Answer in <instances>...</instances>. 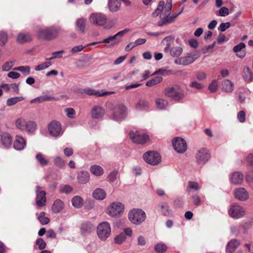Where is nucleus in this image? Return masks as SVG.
Here are the masks:
<instances>
[{"label": "nucleus", "instance_id": "nucleus-16", "mask_svg": "<svg viewBox=\"0 0 253 253\" xmlns=\"http://www.w3.org/2000/svg\"><path fill=\"white\" fill-rule=\"evenodd\" d=\"M35 191L36 193V204L38 207L44 206L46 202V193L44 191L42 190L39 186L36 187Z\"/></svg>", "mask_w": 253, "mask_h": 253}, {"label": "nucleus", "instance_id": "nucleus-50", "mask_svg": "<svg viewBox=\"0 0 253 253\" xmlns=\"http://www.w3.org/2000/svg\"><path fill=\"white\" fill-rule=\"evenodd\" d=\"M154 249L157 253H162L167 251V247L164 244L159 243L155 246Z\"/></svg>", "mask_w": 253, "mask_h": 253}, {"label": "nucleus", "instance_id": "nucleus-57", "mask_svg": "<svg viewBox=\"0 0 253 253\" xmlns=\"http://www.w3.org/2000/svg\"><path fill=\"white\" fill-rule=\"evenodd\" d=\"M67 116L71 119L74 118L75 117V110L72 108H66L65 110Z\"/></svg>", "mask_w": 253, "mask_h": 253}, {"label": "nucleus", "instance_id": "nucleus-14", "mask_svg": "<svg viewBox=\"0 0 253 253\" xmlns=\"http://www.w3.org/2000/svg\"><path fill=\"white\" fill-rule=\"evenodd\" d=\"M195 158L198 164L203 165L209 160L210 154L206 149L202 148L197 151Z\"/></svg>", "mask_w": 253, "mask_h": 253}, {"label": "nucleus", "instance_id": "nucleus-15", "mask_svg": "<svg viewBox=\"0 0 253 253\" xmlns=\"http://www.w3.org/2000/svg\"><path fill=\"white\" fill-rule=\"evenodd\" d=\"M48 129L49 134L54 137L61 136L62 134L61 124L56 121H51L48 124Z\"/></svg>", "mask_w": 253, "mask_h": 253}, {"label": "nucleus", "instance_id": "nucleus-7", "mask_svg": "<svg viewBox=\"0 0 253 253\" xmlns=\"http://www.w3.org/2000/svg\"><path fill=\"white\" fill-rule=\"evenodd\" d=\"M228 213L231 217L237 219L244 216L246 214V211L243 206L237 203H234L230 205Z\"/></svg>", "mask_w": 253, "mask_h": 253}, {"label": "nucleus", "instance_id": "nucleus-45", "mask_svg": "<svg viewBox=\"0 0 253 253\" xmlns=\"http://www.w3.org/2000/svg\"><path fill=\"white\" fill-rule=\"evenodd\" d=\"M182 51L183 49L181 47L175 46L171 48L170 53L172 56L177 57L181 54Z\"/></svg>", "mask_w": 253, "mask_h": 253}, {"label": "nucleus", "instance_id": "nucleus-29", "mask_svg": "<svg viewBox=\"0 0 253 253\" xmlns=\"http://www.w3.org/2000/svg\"><path fill=\"white\" fill-rule=\"evenodd\" d=\"M106 193L102 188L95 189L92 192V196L97 200H102L106 197Z\"/></svg>", "mask_w": 253, "mask_h": 253}, {"label": "nucleus", "instance_id": "nucleus-3", "mask_svg": "<svg viewBox=\"0 0 253 253\" xmlns=\"http://www.w3.org/2000/svg\"><path fill=\"white\" fill-rule=\"evenodd\" d=\"M128 219L135 225H140L146 218V214L144 211L140 209H133L128 213Z\"/></svg>", "mask_w": 253, "mask_h": 253}, {"label": "nucleus", "instance_id": "nucleus-44", "mask_svg": "<svg viewBox=\"0 0 253 253\" xmlns=\"http://www.w3.org/2000/svg\"><path fill=\"white\" fill-rule=\"evenodd\" d=\"M168 101L164 99L159 98L156 101L157 107L161 110L165 109L168 106Z\"/></svg>", "mask_w": 253, "mask_h": 253}, {"label": "nucleus", "instance_id": "nucleus-36", "mask_svg": "<svg viewBox=\"0 0 253 253\" xmlns=\"http://www.w3.org/2000/svg\"><path fill=\"white\" fill-rule=\"evenodd\" d=\"M90 171L93 175L96 176H101L104 173L103 168L101 166L96 165L91 166Z\"/></svg>", "mask_w": 253, "mask_h": 253}, {"label": "nucleus", "instance_id": "nucleus-30", "mask_svg": "<svg viewBox=\"0 0 253 253\" xmlns=\"http://www.w3.org/2000/svg\"><path fill=\"white\" fill-rule=\"evenodd\" d=\"M245 44L243 42H241L238 45H236L233 48V51L237 53L236 55L238 57L243 58L246 55V52L243 51L242 49L245 47Z\"/></svg>", "mask_w": 253, "mask_h": 253}, {"label": "nucleus", "instance_id": "nucleus-8", "mask_svg": "<svg viewBox=\"0 0 253 253\" xmlns=\"http://www.w3.org/2000/svg\"><path fill=\"white\" fill-rule=\"evenodd\" d=\"M124 211V205L120 202H114L108 207L106 213L111 217H116L122 213Z\"/></svg>", "mask_w": 253, "mask_h": 253}, {"label": "nucleus", "instance_id": "nucleus-56", "mask_svg": "<svg viewBox=\"0 0 253 253\" xmlns=\"http://www.w3.org/2000/svg\"><path fill=\"white\" fill-rule=\"evenodd\" d=\"M37 245L39 246V249L40 250H43L45 248L46 244L44 240L42 238H38L36 242Z\"/></svg>", "mask_w": 253, "mask_h": 253}, {"label": "nucleus", "instance_id": "nucleus-58", "mask_svg": "<svg viewBox=\"0 0 253 253\" xmlns=\"http://www.w3.org/2000/svg\"><path fill=\"white\" fill-rule=\"evenodd\" d=\"M229 14V10L226 7H222L218 11V13L217 14L219 16L224 17L227 16Z\"/></svg>", "mask_w": 253, "mask_h": 253}, {"label": "nucleus", "instance_id": "nucleus-53", "mask_svg": "<svg viewBox=\"0 0 253 253\" xmlns=\"http://www.w3.org/2000/svg\"><path fill=\"white\" fill-rule=\"evenodd\" d=\"M7 41V34L4 32H0V45H4Z\"/></svg>", "mask_w": 253, "mask_h": 253}, {"label": "nucleus", "instance_id": "nucleus-5", "mask_svg": "<svg viewBox=\"0 0 253 253\" xmlns=\"http://www.w3.org/2000/svg\"><path fill=\"white\" fill-rule=\"evenodd\" d=\"M111 231L110 225L107 221L100 223L96 228L97 236L102 241H105L109 237Z\"/></svg>", "mask_w": 253, "mask_h": 253}, {"label": "nucleus", "instance_id": "nucleus-18", "mask_svg": "<svg viewBox=\"0 0 253 253\" xmlns=\"http://www.w3.org/2000/svg\"><path fill=\"white\" fill-rule=\"evenodd\" d=\"M234 194L235 198L241 201H247L249 198V193L244 188H236Z\"/></svg>", "mask_w": 253, "mask_h": 253}, {"label": "nucleus", "instance_id": "nucleus-62", "mask_svg": "<svg viewBox=\"0 0 253 253\" xmlns=\"http://www.w3.org/2000/svg\"><path fill=\"white\" fill-rule=\"evenodd\" d=\"M217 88V81L216 80H213L209 86V89L211 92H214L216 91Z\"/></svg>", "mask_w": 253, "mask_h": 253}, {"label": "nucleus", "instance_id": "nucleus-23", "mask_svg": "<svg viewBox=\"0 0 253 253\" xmlns=\"http://www.w3.org/2000/svg\"><path fill=\"white\" fill-rule=\"evenodd\" d=\"M159 212L164 216L169 215L171 212V210L169 204L166 202H161L158 205Z\"/></svg>", "mask_w": 253, "mask_h": 253}, {"label": "nucleus", "instance_id": "nucleus-2", "mask_svg": "<svg viewBox=\"0 0 253 253\" xmlns=\"http://www.w3.org/2000/svg\"><path fill=\"white\" fill-rule=\"evenodd\" d=\"M60 31L59 27H47L41 28L38 32V36L45 40H51L56 38Z\"/></svg>", "mask_w": 253, "mask_h": 253}, {"label": "nucleus", "instance_id": "nucleus-20", "mask_svg": "<svg viewBox=\"0 0 253 253\" xmlns=\"http://www.w3.org/2000/svg\"><path fill=\"white\" fill-rule=\"evenodd\" d=\"M243 178L244 175L241 172L236 171L232 174L230 181L234 185H239L242 184Z\"/></svg>", "mask_w": 253, "mask_h": 253}, {"label": "nucleus", "instance_id": "nucleus-42", "mask_svg": "<svg viewBox=\"0 0 253 253\" xmlns=\"http://www.w3.org/2000/svg\"><path fill=\"white\" fill-rule=\"evenodd\" d=\"M36 159L42 166H46L48 164V161L42 153H39L37 154L36 156Z\"/></svg>", "mask_w": 253, "mask_h": 253}, {"label": "nucleus", "instance_id": "nucleus-12", "mask_svg": "<svg viewBox=\"0 0 253 253\" xmlns=\"http://www.w3.org/2000/svg\"><path fill=\"white\" fill-rule=\"evenodd\" d=\"M80 234L82 236L86 237L90 235L95 231V226L91 221H83L80 226Z\"/></svg>", "mask_w": 253, "mask_h": 253}, {"label": "nucleus", "instance_id": "nucleus-38", "mask_svg": "<svg viewBox=\"0 0 253 253\" xmlns=\"http://www.w3.org/2000/svg\"><path fill=\"white\" fill-rule=\"evenodd\" d=\"M198 57L199 56L196 54L182 57L183 65H187L191 64L197 59Z\"/></svg>", "mask_w": 253, "mask_h": 253}, {"label": "nucleus", "instance_id": "nucleus-4", "mask_svg": "<svg viewBox=\"0 0 253 253\" xmlns=\"http://www.w3.org/2000/svg\"><path fill=\"white\" fill-rule=\"evenodd\" d=\"M107 16L105 14L100 13H94L91 14L89 21L91 23L96 26H104L105 29H110L113 27L112 24L105 25L107 21Z\"/></svg>", "mask_w": 253, "mask_h": 253}, {"label": "nucleus", "instance_id": "nucleus-21", "mask_svg": "<svg viewBox=\"0 0 253 253\" xmlns=\"http://www.w3.org/2000/svg\"><path fill=\"white\" fill-rule=\"evenodd\" d=\"M0 142L5 148H8L11 145L12 137L7 133H3L0 136Z\"/></svg>", "mask_w": 253, "mask_h": 253}, {"label": "nucleus", "instance_id": "nucleus-43", "mask_svg": "<svg viewBox=\"0 0 253 253\" xmlns=\"http://www.w3.org/2000/svg\"><path fill=\"white\" fill-rule=\"evenodd\" d=\"M163 80V79L161 76H157L147 81L146 83V85L147 86H152L161 83Z\"/></svg>", "mask_w": 253, "mask_h": 253}, {"label": "nucleus", "instance_id": "nucleus-47", "mask_svg": "<svg viewBox=\"0 0 253 253\" xmlns=\"http://www.w3.org/2000/svg\"><path fill=\"white\" fill-rule=\"evenodd\" d=\"M45 212L42 211L38 216V219L42 225L47 224L50 221L49 218L47 217H45Z\"/></svg>", "mask_w": 253, "mask_h": 253}, {"label": "nucleus", "instance_id": "nucleus-9", "mask_svg": "<svg viewBox=\"0 0 253 253\" xmlns=\"http://www.w3.org/2000/svg\"><path fill=\"white\" fill-rule=\"evenodd\" d=\"M144 160L151 165H157L161 161L160 154L154 151H148L143 155Z\"/></svg>", "mask_w": 253, "mask_h": 253}, {"label": "nucleus", "instance_id": "nucleus-63", "mask_svg": "<svg viewBox=\"0 0 253 253\" xmlns=\"http://www.w3.org/2000/svg\"><path fill=\"white\" fill-rule=\"evenodd\" d=\"M246 161L248 165L253 169V153L248 154L246 158Z\"/></svg>", "mask_w": 253, "mask_h": 253}, {"label": "nucleus", "instance_id": "nucleus-39", "mask_svg": "<svg viewBox=\"0 0 253 253\" xmlns=\"http://www.w3.org/2000/svg\"><path fill=\"white\" fill-rule=\"evenodd\" d=\"M27 122V121L23 118H18L15 122L16 127L21 131H25V127Z\"/></svg>", "mask_w": 253, "mask_h": 253}, {"label": "nucleus", "instance_id": "nucleus-37", "mask_svg": "<svg viewBox=\"0 0 253 253\" xmlns=\"http://www.w3.org/2000/svg\"><path fill=\"white\" fill-rule=\"evenodd\" d=\"M72 203L75 208L79 209L83 206L84 200L80 196H76L72 198Z\"/></svg>", "mask_w": 253, "mask_h": 253}, {"label": "nucleus", "instance_id": "nucleus-48", "mask_svg": "<svg viewBox=\"0 0 253 253\" xmlns=\"http://www.w3.org/2000/svg\"><path fill=\"white\" fill-rule=\"evenodd\" d=\"M13 70L20 71L25 76L28 75L30 73V67L28 66H22L15 67L13 69Z\"/></svg>", "mask_w": 253, "mask_h": 253}, {"label": "nucleus", "instance_id": "nucleus-52", "mask_svg": "<svg viewBox=\"0 0 253 253\" xmlns=\"http://www.w3.org/2000/svg\"><path fill=\"white\" fill-rule=\"evenodd\" d=\"M118 177V171L117 170H113L111 171L108 175V180L110 182L115 181Z\"/></svg>", "mask_w": 253, "mask_h": 253}, {"label": "nucleus", "instance_id": "nucleus-49", "mask_svg": "<svg viewBox=\"0 0 253 253\" xmlns=\"http://www.w3.org/2000/svg\"><path fill=\"white\" fill-rule=\"evenodd\" d=\"M73 191V188L68 184L62 185L60 186V192L68 194Z\"/></svg>", "mask_w": 253, "mask_h": 253}, {"label": "nucleus", "instance_id": "nucleus-41", "mask_svg": "<svg viewBox=\"0 0 253 253\" xmlns=\"http://www.w3.org/2000/svg\"><path fill=\"white\" fill-rule=\"evenodd\" d=\"M24 100V97L23 96H17L8 98L6 101V104L8 106H11L18 102Z\"/></svg>", "mask_w": 253, "mask_h": 253}, {"label": "nucleus", "instance_id": "nucleus-6", "mask_svg": "<svg viewBox=\"0 0 253 253\" xmlns=\"http://www.w3.org/2000/svg\"><path fill=\"white\" fill-rule=\"evenodd\" d=\"M171 8V5L168 6V9L166 10L167 11L166 15H164L163 14H161L160 16L161 21H160L158 23V25L159 26H163L172 23L174 21L175 18L177 17L183 10V8H182L180 11L175 13L174 14L170 16Z\"/></svg>", "mask_w": 253, "mask_h": 253}, {"label": "nucleus", "instance_id": "nucleus-33", "mask_svg": "<svg viewBox=\"0 0 253 253\" xmlns=\"http://www.w3.org/2000/svg\"><path fill=\"white\" fill-rule=\"evenodd\" d=\"M37 124L34 121H27L25 127V131L29 134H33L37 129Z\"/></svg>", "mask_w": 253, "mask_h": 253}, {"label": "nucleus", "instance_id": "nucleus-13", "mask_svg": "<svg viewBox=\"0 0 253 253\" xmlns=\"http://www.w3.org/2000/svg\"><path fill=\"white\" fill-rule=\"evenodd\" d=\"M172 143L174 150L178 153H183L186 151L187 146L183 138L179 137H175L173 139Z\"/></svg>", "mask_w": 253, "mask_h": 253}, {"label": "nucleus", "instance_id": "nucleus-10", "mask_svg": "<svg viewBox=\"0 0 253 253\" xmlns=\"http://www.w3.org/2000/svg\"><path fill=\"white\" fill-rule=\"evenodd\" d=\"M131 140L135 143L143 144L147 142L149 137L148 135L138 130H132L129 132Z\"/></svg>", "mask_w": 253, "mask_h": 253}, {"label": "nucleus", "instance_id": "nucleus-61", "mask_svg": "<svg viewBox=\"0 0 253 253\" xmlns=\"http://www.w3.org/2000/svg\"><path fill=\"white\" fill-rule=\"evenodd\" d=\"M188 189H194L196 191H197L200 189V187L197 182L194 181H189L188 182L187 190H188Z\"/></svg>", "mask_w": 253, "mask_h": 253}, {"label": "nucleus", "instance_id": "nucleus-60", "mask_svg": "<svg viewBox=\"0 0 253 253\" xmlns=\"http://www.w3.org/2000/svg\"><path fill=\"white\" fill-rule=\"evenodd\" d=\"M13 66V62L12 61L6 62L2 67V69L4 71H9Z\"/></svg>", "mask_w": 253, "mask_h": 253}, {"label": "nucleus", "instance_id": "nucleus-17", "mask_svg": "<svg viewBox=\"0 0 253 253\" xmlns=\"http://www.w3.org/2000/svg\"><path fill=\"white\" fill-rule=\"evenodd\" d=\"M80 93H85L89 95H95L96 96H104L114 93L113 91H96L90 88H86L80 89Z\"/></svg>", "mask_w": 253, "mask_h": 253}, {"label": "nucleus", "instance_id": "nucleus-27", "mask_svg": "<svg viewBox=\"0 0 253 253\" xmlns=\"http://www.w3.org/2000/svg\"><path fill=\"white\" fill-rule=\"evenodd\" d=\"M64 207L63 202L60 199H57L53 202L51 210L54 213H59L62 211Z\"/></svg>", "mask_w": 253, "mask_h": 253}, {"label": "nucleus", "instance_id": "nucleus-46", "mask_svg": "<svg viewBox=\"0 0 253 253\" xmlns=\"http://www.w3.org/2000/svg\"><path fill=\"white\" fill-rule=\"evenodd\" d=\"M150 103L145 100H140L136 105V108L137 110H141L148 108Z\"/></svg>", "mask_w": 253, "mask_h": 253}, {"label": "nucleus", "instance_id": "nucleus-35", "mask_svg": "<svg viewBox=\"0 0 253 253\" xmlns=\"http://www.w3.org/2000/svg\"><path fill=\"white\" fill-rule=\"evenodd\" d=\"M31 40V36L28 33H20L17 38V42L20 43L29 42Z\"/></svg>", "mask_w": 253, "mask_h": 253}, {"label": "nucleus", "instance_id": "nucleus-64", "mask_svg": "<svg viewBox=\"0 0 253 253\" xmlns=\"http://www.w3.org/2000/svg\"><path fill=\"white\" fill-rule=\"evenodd\" d=\"M246 113L244 111H240L237 114V118L239 121L241 123H244L245 119Z\"/></svg>", "mask_w": 253, "mask_h": 253}, {"label": "nucleus", "instance_id": "nucleus-22", "mask_svg": "<svg viewBox=\"0 0 253 253\" xmlns=\"http://www.w3.org/2000/svg\"><path fill=\"white\" fill-rule=\"evenodd\" d=\"M26 145L24 138L20 135H16L14 141L13 147L17 150H21L24 149Z\"/></svg>", "mask_w": 253, "mask_h": 253}, {"label": "nucleus", "instance_id": "nucleus-59", "mask_svg": "<svg viewBox=\"0 0 253 253\" xmlns=\"http://www.w3.org/2000/svg\"><path fill=\"white\" fill-rule=\"evenodd\" d=\"M231 26V23L229 22L222 23L218 28V30L221 32H224Z\"/></svg>", "mask_w": 253, "mask_h": 253}, {"label": "nucleus", "instance_id": "nucleus-1", "mask_svg": "<svg viewBox=\"0 0 253 253\" xmlns=\"http://www.w3.org/2000/svg\"><path fill=\"white\" fill-rule=\"evenodd\" d=\"M163 93L166 96L176 102L181 101L186 96L183 89L178 84L166 87Z\"/></svg>", "mask_w": 253, "mask_h": 253}, {"label": "nucleus", "instance_id": "nucleus-25", "mask_svg": "<svg viewBox=\"0 0 253 253\" xmlns=\"http://www.w3.org/2000/svg\"><path fill=\"white\" fill-rule=\"evenodd\" d=\"M121 3L120 0H108V6L109 9L112 12L118 11L121 7Z\"/></svg>", "mask_w": 253, "mask_h": 253}, {"label": "nucleus", "instance_id": "nucleus-26", "mask_svg": "<svg viewBox=\"0 0 253 253\" xmlns=\"http://www.w3.org/2000/svg\"><path fill=\"white\" fill-rule=\"evenodd\" d=\"M222 90L226 92L231 93L233 91L234 84L229 80H224L222 82Z\"/></svg>", "mask_w": 253, "mask_h": 253}, {"label": "nucleus", "instance_id": "nucleus-55", "mask_svg": "<svg viewBox=\"0 0 253 253\" xmlns=\"http://www.w3.org/2000/svg\"><path fill=\"white\" fill-rule=\"evenodd\" d=\"M189 86L191 87L195 88L197 90H201L204 87V85L203 84L198 82L196 81H192L191 82L190 84H189Z\"/></svg>", "mask_w": 253, "mask_h": 253}, {"label": "nucleus", "instance_id": "nucleus-11", "mask_svg": "<svg viewBox=\"0 0 253 253\" xmlns=\"http://www.w3.org/2000/svg\"><path fill=\"white\" fill-rule=\"evenodd\" d=\"M127 115L126 108L123 105L116 106L113 110L112 119L117 121L124 120Z\"/></svg>", "mask_w": 253, "mask_h": 253}, {"label": "nucleus", "instance_id": "nucleus-40", "mask_svg": "<svg viewBox=\"0 0 253 253\" xmlns=\"http://www.w3.org/2000/svg\"><path fill=\"white\" fill-rule=\"evenodd\" d=\"M53 162L54 165L58 168L63 169L65 167L66 162L60 156H56L53 158Z\"/></svg>", "mask_w": 253, "mask_h": 253}, {"label": "nucleus", "instance_id": "nucleus-19", "mask_svg": "<svg viewBox=\"0 0 253 253\" xmlns=\"http://www.w3.org/2000/svg\"><path fill=\"white\" fill-rule=\"evenodd\" d=\"M105 114L104 109L100 106H95L91 110V117L93 119L102 118Z\"/></svg>", "mask_w": 253, "mask_h": 253}, {"label": "nucleus", "instance_id": "nucleus-32", "mask_svg": "<svg viewBox=\"0 0 253 253\" xmlns=\"http://www.w3.org/2000/svg\"><path fill=\"white\" fill-rule=\"evenodd\" d=\"M243 77L246 82H250L253 81V73L249 67L245 66L244 68Z\"/></svg>", "mask_w": 253, "mask_h": 253}, {"label": "nucleus", "instance_id": "nucleus-24", "mask_svg": "<svg viewBox=\"0 0 253 253\" xmlns=\"http://www.w3.org/2000/svg\"><path fill=\"white\" fill-rule=\"evenodd\" d=\"M240 244V241L237 239L230 240L226 247V253H232L239 246Z\"/></svg>", "mask_w": 253, "mask_h": 253}, {"label": "nucleus", "instance_id": "nucleus-28", "mask_svg": "<svg viewBox=\"0 0 253 253\" xmlns=\"http://www.w3.org/2000/svg\"><path fill=\"white\" fill-rule=\"evenodd\" d=\"M77 179L79 183L85 184L89 181L90 175L86 171H82L78 173Z\"/></svg>", "mask_w": 253, "mask_h": 253}, {"label": "nucleus", "instance_id": "nucleus-34", "mask_svg": "<svg viewBox=\"0 0 253 253\" xmlns=\"http://www.w3.org/2000/svg\"><path fill=\"white\" fill-rule=\"evenodd\" d=\"M76 29L78 31L84 33L85 29L86 20L83 18H80L76 22Z\"/></svg>", "mask_w": 253, "mask_h": 253}, {"label": "nucleus", "instance_id": "nucleus-54", "mask_svg": "<svg viewBox=\"0 0 253 253\" xmlns=\"http://www.w3.org/2000/svg\"><path fill=\"white\" fill-rule=\"evenodd\" d=\"M126 239L124 233H121L115 238V242L118 244H122Z\"/></svg>", "mask_w": 253, "mask_h": 253}, {"label": "nucleus", "instance_id": "nucleus-31", "mask_svg": "<svg viewBox=\"0 0 253 253\" xmlns=\"http://www.w3.org/2000/svg\"><path fill=\"white\" fill-rule=\"evenodd\" d=\"M55 99V98L53 96H49L48 95H44L32 99L30 101V102L31 103H42L45 101H49Z\"/></svg>", "mask_w": 253, "mask_h": 253}, {"label": "nucleus", "instance_id": "nucleus-51", "mask_svg": "<svg viewBox=\"0 0 253 253\" xmlns=\"http://www.w3.org/2000/svg\"><path fill=\"white\" fill-rule=\"evenodd\" d=\"M51 63L50 62L47 61L42 64H41L38 66H37L35 68V70L37 71H41L43 69H46L48 68L50 66H51Z\"/></svg>", "mask_w": 253, "mask_h": 253}]
</instances>
